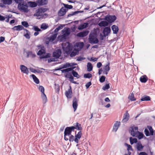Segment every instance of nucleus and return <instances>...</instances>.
Listing matches in <instances>:
<instances>
[{
  "mask_svg": "<svg viewBox=\"0 0 155 155\" xmlns=\"http://www.w3.org/2000/svg\"><path fill=\"white\" fill-rule=\"evenodd\" d=\"M137 127H132L131 129L130 130L129 132L133 137H137L139 140L142 139L144 136L142 133L138 131Z\"/></svg>",
  "mask_w": 155,
  "mask_h": 155,
  "instance_id": "f257e3e1",
  "label": "nucleus"
},
{
  "mask_svg": "<svg viewBox=\"0 0 155 155\" xmlns=\"http://www.w3.org/2000/svg\"><path fill=\"white\" fill-rule=\"evenodd\" d=\"M46 11L45 8H38L36 11V13L34 14V16L37 17V19L45 18H46L48 15L46 13H45Z\"/></svg>",
  "mask_w": 155,
  "mask_h": 155,
  "instance_id": "f03ea898",
  "label": "nucleus"
},
{
  "mask_svg": "<svg viewBox=\"0 0 155 155\" xmlns=\"http://www.w3.org/2000/svg\"><path fill=\"white\" fill-rule=\"evenodd\" d=\"M72 131H74L72 127H67L65 129L64 131V139L66 141L68 140V138L67 136L71 135Z\"/></svg>",
  "mask_w": 155,
  "mask_h": 155,
  "instance_id": "7ed1b4c3",
  "label": "nucleus"
},
{
  "mask_svg": "<svg viewBox=\"0 0 155 155\" xmlns=\"http://www.w3.org/2000/svg\"><path fill=\"white\" fill-rule=\"evenodd\" d=\"M18 9L21 11L25 13L28 12V6L26 4H19L18 6Z\"/></svg>",
  "mask_w": 155,
  "mask_h": 155,
  "instance_id": "20e7f679",
  "label": "nucleus"
},
{
  "mask_svg": "<svg viewBox=\"0 0 155 155\" xmlns=\"http://www.w3.org/2000/svg\"><path fill=\"white\" fill-rule=\"evenodd\" d=\"M89 41L91 44H97L99 41L96 36L93 34L90 35Z\"/></svg>",
  "mask_w": 155,
  "mask_h": 155,
  "instance_id": "39448f33",
  "label": "nucleus"
},
{
  "mask_svg": "<svg viewBox=\"0 0 155 155\" xmlns=\"http://www.w3.org/2000/svg\"><path fill=\"white\" fill-rule=\"evenodd\" d=\"M116 17L114 15H107L105 18V19L110 23L114 22L116 19Z\"/></svg>",
  "mask_w": 155,
  "mask_h": 155,
  "instance_id": "423d86ee",
  "label": "nucleus"
},
{
  "mask_svg": "<svg viewBox=\"0 0 155 155\" xmlns=\"http://www.w3.org/2000/svg\"><path fill=\"white\" fill-rule=\"evenodd\" d=\"M62 52L61 49H58L54 51L53 53V56L56 59L58 58L61 56Z\"/></svg>",
  "mask_w": 155,
  "mask_h": 155,
  "instance_id": "0eeeda50",
  "label": "nucleus"
},
{
  "mask_svg": "<svg viewBox=\"0 0 155 155\" xmlns=\"http://www.w3.org/2000/svg\"><path fill=\"white\" fill-rule=\"evenodd\" d=\"M71 127L73 130L74 129L78 130H81L82 129L81 124L78 122L74 124V126H71Z\"/></svg>",
  "mask_w": 155,
  "mask_h": 155,
  "instance_id": "6e6552de",
  "label": "nucleus"
},
{
  "mask_svg": "<svg viewBox=\"0 0 155 155\" xmlns=\"http://www.w3.org/2000/svg\"><path fill=\"white\" fill-rule=\"evenodd\" d=\"M67 10L65 8L63 7H62L58 12V15L60 16H64Z\"/></svg>",
  "mask_w": 155,
  "mask_h": 155,
  "instance_id": "1a4fd4ad",
  "label": "nucleus"
},
{
  "mask_svg": "<svg viewBox=\"0 0 155 155\" xmlns=\"http://www.w3.org/2000/svg\"><path fill=\"white\" fill-rule=\"evenodd\" d=\"M65 77L69 79V81L71 82L74 84H78V83H77L76 81H74V78L73 76L71 74L68 73V74H67L65 76Z\"/></svg>",
  "mask_w": 155,
  "mask_h": 155,
  "instance_id": "9d476101",
  "label": "nucleus"
},
{
  "mask_svg": "<svg viewBox=\"0 0 155 155\" xmlns=\"http://www.w3.org/2000/svg\"><path fill=\"white\" fill-rule=\"evenodd\" d=\"M120 125V121H116L112 129V131L116 132Z\"/></svg>",
  "mask_w": 155,
  "mask_h": 155,
  "instance_id": "9b49d317",
  "label": "nucleus"
},
{
  "mask_svg": "<svg viewBox=\"0 0 155 155\" xmlns=\"http://www.w3.org/2000/svg\"><path fill=\"white\" fill-rule=\"evenodd\" d=\"M72 94L71 87V86H70L69 88L68 91H66L65 95L67 98L70 99L72 97Z\"/></svg>",
  "mask_w": 155,
  "mask_h": 155,
  "instance_id": "f8f14e48",
  "label": "nucleus"
},
{
  "mask_svg": "<svg viewBox=\"0 0 155 155\" xmlns=\"http://www.w3.org/2000/svg\"><path fill=\"white\" fill-rule=\"evenodd\" d=\"M82 135V132L81 130H80L78 132L77 134H75L74 139V141L77 143H78L79 142V139H80Z\"/></svg>",
  "mask_w": 155,
  "mask_h": 155,
  "instance_id": "ddd939ff",
  "label": "nucleus"
},
{
  "mask_svg": "<svg viewBox=\"0 0 155 155\" xmlns=\"http://www.w3.org/2000/svg\"><path fill=\"white\" fill-rule=\"evenodd\" d=\"M20 70L21 72L27 75H28L29 73V71L28 68L25 66L21 65H20Z\"/></svg>",
  "mask_w": 155,
  "mask_h": 155,
  "instance_id": "4468645a",
  "label": "nucleus"
},
{
  "mask_svg": "<svg viewBox=\"0 0 155 155\" xmlns=\"http://www.w3.org/2000/svg\"><path fill=\"white\" fill-rule=\"evenodd\" d=\"M111 30L109 27H106L104 28L103 33L104 37L107 36L110 33Z\"/></svg>",
  "mask_w": 155,
  "mask_h": 155,
  "instance_id": "2eb2a0df",
  "label": "nucleus"
},
{
  "mask_svg": "<svg viewBox=\"0 0 155 155\" xmlns=\"http://www.w3.org/2000/svg\"><path fill=\"white\" fill-rule=\"evenodd\" d=\"M89 31L87 30L83 31L77 34V36L80 37H83L86 36L88 34Z\"/></svg>",
  "mask_w": 155,
  "mask_h": 155,
  "instance_id": "dca6fc26",
  "label": "nucleus"
},
{
  "mask_svg": "<svg viewBox=\"0 0 155 155\" xmlns=\"http://www.w3.org/2000/svg\"><path fill=\"white\" fill-rule=\"evenodd\" d=\"M63 48L67 54H69L72 50V47L69 44L66 47H63Z\"/></svg>",
  "mask_w": 155,
  "mask_h": 155,
  "instance_id": "f3484780",
  "label": "nucleus"
},
{
  "mask_svg": "<svg viewBox=\"0 0 155 155\" xmlns=\"http://www.w3.org/2000/svg\"><path fill=\"white\" fill-rule=\"evenodd\" d=\"M78 100L76 97H74L73 100L72 106L74 109V111H75L77 109L78 104Z\"/></svg>",
  "mask_w": 155,
  "mask_h": 155,
  "instance_id": "a211bd4d",
  "label": "nucleus"
},
{
  "mask_svg": "<svg viewBox=\"0 0 155 155\" xmlns=\"http://www.w3.org/2000/svg\"><path fill=\"white\" fill-rule=\"evenodd\" d=\"M129 115L127 111L124 114L123 118L122 120V122L123 123H126L128 121L129 119Z\"/></svg>",
  "mask_w": 155,
  "mask_h": 155,
  "instance_id": "6ab92c4d",
  "label": "nucleus"
},
{
  "mask_svg": "<svg viewBox=\"0 0 155 155\" xmlns=\"http://www.w3.org/2000/svg\"><path fill=\"white\" fill-rule=\"evenodd\" d=\"M27 57V58L31 57L32 58H34L36 56V54L35 53H33L32 51H28L26 52Z\"/></svg>",
  "mask_w": 155,
  "mask_h": 155,
  "instance_id": "aec40b11",
  "label": "nucleus"
},
{
  "mask_svg": "<svg viewBox=\"0 0 155 155\" xmlns=\"http://www.w3.org/2000/svg\"><path fill=\"white\" fill-rule=\"evenodd\" d=\"M88 24L87 23H84L83 24H81L78 27V29L79 30H81L87 27Z\"/></svg>",
  "mask_w": 155,
  "mask_h": 155,
  "instance_id": "412c9836",
  "label": "nucleus"
},
{
  "mask_svg": "<svg viewBox=\"0 0 155 155\" xmlns=\"http://www.w3.org/2000/svg\"><path fill=\"white\" fill-rule=\"evenodd\" d=\"M111 28L113 31V33L114 34H117L119 30L118 26L115 25H113L112 26Z\"/></svg>",
  "mask_w": 155,
  "mask_h": 155,
  "instance_id": "4be33fe9",
  "label": "nucleus"
},
{
  "mask_svg": "<svg viewBox=\"0 0 155 155\" xmlns=\"http://www.w3.org/2000/svg\"><path fill=\"white\" fill-rule=\"evenodd\" d=\"M24 29V27L21 25H18L16 26H15L13 28V29L14 30L19 31Z\"/></svg>",
  "mask_w": 155,
  "mask_h": 155,
  "instance_id": "5701e85b",
  "label": "nucleus"
},
{
  "mask_svg": "<svg viewBox=\"0 0 155 155\" xmlns=\"http://www.w3.org/2000/svg\"><path fill=\"white\" fill-rule=\"evenodd\" d=\"M108 23L107 22L105 21H101L98 24V25L100 27H105L107 26Z\"/></svg>",
  "mask_w": 155,
  "mask_h": 155,
  "instance_id": "b1692460",
  "label": "nucleus"
},
{
  "mask_svg": "<svg viewBox=\"0 0 155 155\" xmlns=\"http://www.w3.org/2000/svg\"><path fill=\"white\" fill-rule=\"evenodd\" d=\"M63 34L67 36H68L70 34V31L69 28H67L66 30L63 29L62 31Z\"/></svg>",
  "mask_w": 155,
  "mask_h": 155,
  "instance_id": "393cba45",
  "label": "nucleus"
},
{
  "mask_svg": "<svg viewBox=\"0 0 155 155\" xmlns=\"http://www.w3.org/2000/svg\"><path fill=\"white\" fill-rule=\"evenodd\" d=\"M41 97L43 104H45L47 101V98L46 95L45 94H41Z\"/></svg>",
  "mask_w": 155,
  "mask_h": 155,
  "instance_id": "a878e982",
  "label": "nucleus"
},
{
  "mask_svg": "<svg viewBox=\"0 0 155 155\" xmlns=\"http://www.w3.org/2000/svg\"><path fill=\"white\" fill-rule=\"evenodd\" d=\"M57 33H55L51 35L48 38V39L49 41H53L57 37Z\"/></svg>",
  "mask_w": 155,
  "mask_h": 155,
  "instance_id": "bb28decb",
  "label": "nucleus"
},
{
  "mask_svg": "<svg viewBox=\"0 0 155 155\" xmlns=\"http://www.w3.org/2000/svg\"><path fill=\"white\" fill-rule=\"evenodd\" d=\"M46 52L45 48V47H43L42 48L38 51L37 53L38 55H41L43 54H45Z\"/></svg>",
  "mask_w": 155,
  "mask_h": 155,
  "instance_id": "cd10ccee",
  "label": "nucleus"
},
{
  "mask_svg": "<svg viewBox=\"0 0 155 155\" xmlns=\"http://www.w3.org/2000/svg\"><path fill=\"white\" fill-rule=\"evenodd\" d=\"M140 79V81L142 83H145L148 80V78L145 75L141 77Z\"/></svg>",
  "mask_w": 155,
  "mask_h": 155,
  "instance_id": "c85d7f7f",
  "label": "nucleus"
},
{
  "mask_svg": "<svg viewBox=\"0 0 155 155\" xmlns=\"http://www.w3.org/2000/svg\"><path fill=\"white\" fill-rule=\"evenodd\" d=\"M46 0H37V3L41 5H46L47 4Z\"/></svg>",
  "mask_w": 155,
  "mask_h": 155,
  "instance_id": "c756f323",
  "label": "nucleus"
},
{
  "mask_svg": "<svg viewBox=\"0 0 155 155\" xmlns=\"http://www.w3.org/2000/svg\"><path fill=\"white\" fill-rule=\"evenodd\" d=\"M143 147L140 142L138 143L137 144V149L138 151H141Z\"/></svg>",
  "mask_w": 155,
  "mask_h": 155,
  "instance_id": "7c9ffc66",
  "label": "nucleus"
},
{
  "mask_svg": "<svg viewBox=\"0 0 155 155\" xmlns=\"http://www.w3.org/2000/svg\"><path fill=\"white\" fill-rule=\"evenodd\" d=\"M31 76L32 77L34 82L37 84H38L39 83V81L38 78L34 74H31Z\"/></svg>",
  "mask_w": 155,
  "mask_h": 155,
  "instance_id": "2f4dec72",
  "label": "nucleus"
},
{
  "mask_svg": "<svg viewBox=\"0 0 155 155\" xmlns=\"http://www.w3.org/2000/svg\"><path fill=\"white\" fill-rule=\"evenodd\" d=\"M24 30L26 31V33L24 35V36L27 39H29L30 38V32L28 30L25 29Z\"/></svg>",
  "mask_w": 155,
  "mask_h": 155,
  "instance_id": "473e14b6",
  "label": "nucleus"
},
{
  "mask_svg": "<svg viewBox=\"0 0 155 155\" xmlns=\"http://www.w3.org/2000/svg\"><path fill=\"white\" fill-rule=\"evenodd\" d=\"M72 74L73 76L77 78H79L80 77V75L78 74V73L74 70L72 71Z\"/></svg>",
  "mask_w": 155,
  "mask_h": 155,
  "instance_id": "72a5a7b5",
  "label": "nucleus"
},
{
  "mask_svg": "<svg viewBox=\"0 0 155 155\" xmlns=\"http://www.w3.org/2000/svg\"><path fill=\"white\" fill-rule=\"evenodd\" d=\"M87 71H91L93 69V66L90 62H88L87 64Z\"/></svg>",
  "mask_w": 155,
  "mask_h": 155,
  "instance_id": "f704fd0d",
  "label": "nucleus"
},
{
  "mask_svg": "<svg viewBox=\"0 0 155 155\" xmlns=\"http://www.w3.org/2000/svg\"><path fill=\"white\" fill-rule=\"evenodd\" d=\"M150 99L151 98L149 96H144L141 99L140 101H150Z\"/></svg>",
  "mask_w": 155,
  "mask_h": 155,
  "instance_id": "c9c22d12",
  "label": "nucleus"
},
{
  "mask_svg": "<svg viewBox=\"0 0 155 155\" xmlns=\"http://www.w3.org/2000/svg\"><path fill=\"white\" fill-rule=\"evenodd\" d=\"M130 141L131 144L132 145L134 143H137V140L136 138H133L130 137Z\"/></svg>",
  "mask_w": 155,
  "mask_h": 155,
  "instance_id": "e433bc0d",
  "label": "nucleus"
},
{
  "mask_svg": "<svg viewBox=\"0 0 155 155\" xmlns=\"http://www.w3.org/2000/svg\"><path fill=\"white\" fill-rule=\"evenodd\" d=\"M3 4L4 5H10L12 3V0H2Z\"/></svg>",
  "mask_w": 155,
  "mask_h": 155,
  "instance_id": "4c0bfd02",
  "label": "nucleus"
},
{
  "mask_svg": "<svg viewBox=\"0 0 155 155\" xmlns=\"http://www.w3.org/2000/svg\"><path fill=\"white\" fill-rule=\"evenodd\" d=\"M28 3L31 7H35L37 5V4L35 2L30 1L28 2Z\"/></svg>",
  "mask_w": 155,
  "mask_h": 155,
  "instance_id": "58836bf2",
  "label": "nucleus"
},
{
  "mask_svg": "<svg viewBox=\"0 0 155 155\" xmlns=\"http://www.w3.org/2000/svg\"><path fill=\"white\" fill-rule=\"evenodd\" d=\"M70 63H66L65 64H63L62 67L58 69H57V70H60V69H63L64 68H66L68 67H70Z\"/></svg>",
  "mask_w": 155,
  "mask_h": 155,
  "instance_id": "ea45409f",
  "label": "nucleus"
},
{
  "mask_svg": "<svg viewBox=\"0 0 155 155\" xmlns=\"http://www.w3.org/2000/svg\"><path fill=\"white\" fill-rule=\"evenodd\" d=\"M128 98L131 101H135L136 100V99L134 98L133 93H131V95L129 96Z\"/></svg>",
  "mask_w": 155,
  "mask_h": 155,
  "instance_id": "a19ab883",
  "label": "nucleus"
},
{
  "mask_svg": "<svg viewBox=\"0 0 155 155\" xmlns=\"http://www.w3.org/2000/svg\"><path fill=\"white\" fill-rule=\"evenodd\" d=\"M64 26L61 25L59 26L58 27L56 28L54 30L55 33H57Z\"/></svg>",
  "mask_w": 155,
  "mask_h": 155,
  "instance_id": "79ce46f5",
  "label": "nucleus"
},
{
  "mask_svg": "<svg viewBox=\"0 0 155 155\" xmlns=\"http://www.w3.org/2000/svg\"><path fill=\"white\" fill-rule=\"evenodd\" d=\"M84 77L85 78H89L92 77V75L89 73L85 74H84Z\"/></svg>",
  "mask_w": 155,
  "mask_h": 155,
  "instance_id": "37998d69",
  "label": "nucleus"
},
{
  "mask_svg": "<svg viewBox=\"0 0 155 155\" xmlns=\"http://www.w3.org/2000/svg\"><path fill=\"white\" fill-rule=\"evenodd\" d=\"M38 89L42 93V94H45V89L43 86H39L38 87Z\"/></svg>",
  "mask_w": 155,
  "mask_h": 155,
  "instance_id": "c03bdc74",
  "label": "nucleus"
},
{
  "mask_svg": "<svg viewBox=\"0 0 155 155\" xmlns=\"http://www.w3.org/2000/svg\"><path fill=\"white\" fill-rule=\"evenodd\" d=\"M144 132L146 136H149L150 135H151V133L150 132H149V131L147 129H145L144 130Z\"/></svg>",
  "mask_w": 155,
  "mask_h": 155,
  "instance_id": "a18cd8bd",
  "label": "nucleus"
},
{
  "mask_svg": "<svg viewBox=\"0 0 155 155\" xmlns=\"http://www.w3.org/2000/svg\"><path fill=\"white\" fill-rule=\"evenodd\" d=\"M80 12L79 11H75V12H72V13L68 14V17H71V16H73L74 15H75L76 14H77Z\"/></svg>",
  "mask_w": 155,
  "mask_h": 155,
  "instance_id": "49530a36",
  "label": "nucleus"
},
{
  "mask_svg": "<svg viewBox=\"0 0 155 155\" xmlns=\"http://www.w3.org/2000/svg\"><path fill=\"white\" fill-rule=\"evenodd\" d=\"M104 70L109 71L110 70V68L109 66V63L106 64L104 68Z\"/></svg>",
  "mask_w": 155,
  "mask_h": 155,
  "instance_id": "de8ad7c7",
  "label": "nucleus"
},
{
  "mask_svg": "<svg viewBox=\"0 0 155 155\" xmlns=\"http://www.w3.org/2000/svg\"><path fill=\"white\" fill-rule=\"evenodd\" d=\"M147 128L150 130V132L151 133V135H153V130L152 128V127L150 126H147Z\"/></svg>",
  "mask_w": 155,
  "mask_h": 155,
  "instance_id": "09e8293b",
  "label": "nucleus"
},
{
  "mask_svg": "<svg viewBox=\"0 0 155 155\" xmlns=\"http://www.w3.org/2000/svg\"><path fill=\"white\" fill-rule=\"evenodd\" d=\"M110 87V85L109 84H106L105 86L102 87V89L104 90H106L109 89Z\"/></svg>",
  "mask_w": 155,
  "mask_h": 155,
  "instance_id": "8fccbe9b",
  "label": "nucleus"
},
{
  "mask_svg": "<svg viewBox=\"0 0 155 155\" xmlns=\"http://www.w3.org/2000/svg\"><path fill=\"white\" fill-rule=\"evenodd\" d=\"M48 27V25L45 23H43L41 26V28L44 30L47 29Z\"/></svg>",
  "mask_w": 155,
  "mask_h": 155,
  "instance_id": "3c124183",
  "label": "nucleus"
},
{
  "mask_svg": "<svg viewBox=\"0 0 155 155\" xmlns=\"http://www.w3.org/2000/svg\"><path fill=\"white\" fill-rule=\"evenodd\" d=\"M68 136L69 137V138L68 139V140L70 142H73L74 141V136L71 134Z\"/></svg>",
  "mask_w": 155,
  "mask_h": 155,
  "instance_id": "603ef678",
  "label": "nucleus"
},
{
  "mask_svg": "<svg viewBox=\"0 0 155 155\" xmlns=\"http://www.w3.org/2000/svg\"><path fill=\"white\" fill-rule=\"evenodd\" d=\"M64 7L65 8H68L69 9H72L73 8V6L71 5H69L68 4H64Z\"/></svg>",
  "mask_w": 155,
  "mask_h": 155,
  "instance_id": "864d4df0",
  "label": "nucleus"
},
{
  "mask_svg": "<svg viewBox=\"0 0 155 155\" xmlns=\"http://www.w3.org/2000/svg\"><path fill=\"white\" fill-rule=\"evenodd\" d=\"M57 59H56L55 58H50L48 60V63H50L51 62H55L57 60Z\"/></svg>",
  "mask_w": 155,
  "mask_h": 155,
  "instance_id": "5fc2aeb1",
  "label": "nucleus"
},
{
  "mask_svg": "<svg viewBox=\"0 0 155 155\" xmlns=\"http://www.w3.org/2000/svg\"><path fill=\"white\" fill-rule=\"evenodd\" d=\"M105 79V77L104 76H102L99 79V81L101 83H103L104 82Z\"/></svg>",
  "mask_w": 155,
  "mask_h": 155,
  "instance_id": "6e6d98bb",
  "label": "nucleus"
},
{
  "mask_svg": "<svg viewBox=\"0 0 155 155\" xmlns=\"http://www.w3.org/2000/svg\"><path fill=\"white\" fill-rule=\"evenodd\" d=\"M21 24L25 27H28L29 26L28 23L25 21H22L21 22Z\"/></svg>",
  "mask_w": 155,
  "mask_h": 155,
  "instance_id": "4d7b16f0",
  "label": "nucleus"
},
{
  "mask_svg": "<svg viewBox=\"0 0 155 155\" xmlns=\"http://www.w3.org/2000/svg\"><path fill=\"white\" fill-rule=\"evenodd\" d=\"M37 48L36 49L37 51L38 50H40V49H41L43 47H45L43 45H37L36 46Z\"/></svg>",
  "mask_w": 155,
  "mask_h": 155,
  "instance_id": "13d9d810",
  "label": "nucleus"
},
{
  "mask_svg": "<svg viewBox=\"0 0 155 155\" xmlns=\"http://www.w3.org/2000/svg\"><path fill=\"white\" fill-rule=\"evenodd\" d=\"M98 59V58L91 57L90 59L88 58V59L91 61H97Z\"/></svg>",
  "mask_w": 155,
  "mask_h": 155,
  "instance_id": "bf43d9fd",
  "label": "nucleus"
},
{
  "mask_svg": "<svg viewBox=\"0 0 155 155\" xmlns=\"http://www.w3.org/2000/svg\"><path fill=\"white\" fill-rule=\"evenodd\" d=\"M77 52L73 51L70 54V56L71 57H73L78 54Z\"/></svg>",
  "mask_w": 155,
  "mask_h": 155,
  "instance_id": "052dcab7",
  "label": "nucleus"
},
{
  "mask_svg": "<svg viewBox=\"0 0 155 155\" xmlns=\"http://www.w3.org/2000/svg\"><path fill=\"white\" fill-rule=\"evenodd\" d=\"M33 28L34 30L36 31H41V29L37 26H34Z\"/></svg>",
  "mask_w": 155,
  "mask_h": 155,
  "instance_id": "680f3d73",
  "label": "nucleus"
},
{
  "mask_svg": "<svg viewBox=\"0 0 155 155\" xmlns=\"http://www.w3.org/2000/svg\"><path fill=\"white\" fill-rule=\"evenodd\" d=\"M125 144L127 146V150L129 151L130 150H132V147L131 146H130V145L128 144L127 143H126Z\"/></svg>",
  "mask_w": 155,
  "mask_h": 155,
  "instance_id": "e2e57ef3",
  "label": "nucleus"
},
{
  "mask_svg": "<svg viewBox=\"0 0 155 155\" xmlns=\"http://www.w3.org/2000/svg\"><path fill=\"white\" fill-rule=\"evenodd\" d=\"M85 59V58L81 57L80 56L78 57L76 59V61H81L84 60Z\"/></svg>",
  "mask_w": 155,
  "mask_h": 155,
  "instance_id": "0e129e2a",
  "label": "nucleus"
},
{
  "mask_svg": "<svg viewBox=\"0 0 155 155\" xmlns=\"http://www.w3.org/2000/svg\"><path fill=\"white\" fill-rule=\"evenodd\" d=\"M91 81H90L87 83L85 85L86 89L88 88L91 85Z\"/></svg>",
  "mask_w": 155,
  "mask_h": 155,
  "instance_id": "69168bd1",
  "label": "nucleus"
},
{
  "mask_svg": "<svg viewBox=\"0 0 155 155\" xmlns=\"http://www.w3.org/2000/svg\"><path fill=\"white\" fill-rule=\"evenodd\" d=\"M61 71L62 73H64L66 72H68L69 71L68 68H67L65 69H63L61 70Z\"/></svg>",
  "mask_w": 155,
  "mask_h": 155,
  "instance_id": "338daca9",
  "label": "nucleus"
},
{
  "mask_svg": "<svg viewBox=\"0 0 155 155\" xmlns=\"http://www.w3.org/2000/svg\"><path fill=\"white\" fill-rule=\"evenodd\" d=\"M30 71L34 73H35L36 72V70L35 69L33 68H30Z\"/></svg>",
  "mask_w": 155,
  "mask_h": 155,
  "instance_id": "774afa93",
  "label": "nucleus"
}]
</instances>
